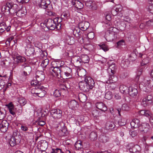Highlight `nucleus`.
I'll use <instances>...</instances> for the list:
<instances>
[{
	"label": "nucleus",
	"instance_id": "obj_8",
	"mask_svg": "<svg viewBox=\"0 0 153 153\" xmlns=\"http://www.w3.org/2000/svg\"><path fill=\"white\" fill-rule=\"evenodd\" d=\"M69 108L72 110H76L79 107V105L78 102L75 100L70 101L68 103Z\"/></svg>",
	"mask_w": 153,
	"mask_h": 153
},
{
	"label": "nucleus",
	"instance_id": "obj_52",
	"mask_svg": "<svg viewBox=\"0 0 153 153\" xmlns=\"http://www.w3.org/2000/svg\"><path fill=\"white\" fill-rule=\"evenodd\" d=\"M143 68H142V67H140L137 70V79L138 80L139 79V76L141 74V73L143 71Z\"/></svg>",
	"mask_w": 153,
	"mask_h": 153
},
{
	"label": "nucleus",
	"instance_id": "obj_42",
	"mask_svg": "<svg viewBox=\"0 0 153 153\" xmlns=\"http://www.w3.org/2000/svg\"><path fill=\"white\" fill-rule=\"evenodd\" d=\"M120 90L121 92L123 94H126L128 88L124 85H121L120 87Z\"/></svg>",
	"mask_w": 153,
	"mask_h": 153
},
{
	"label": "nucleus",
	"instance_id": "obj_1",
	"mask_svg": "<svg viewBox=\"0 0 153 153\" xmlns=\"http://www.w3.org/2000/svg\"><path fill=\"white\" fill-rule=\"evenodd\" d=\"M56 64V62H53L49 69L51 72H52V74L53 76L59 78L62 75L66 79L72 77L71 69L68 67L63 68L61 67L60 65L58 66Z\"/></svg>",
	"mask_w": 153,
	"mask_h": 153
},
{
	"label": "nucleus",
	"instance_id": "obj_12",
	"mask_svg": "<svg viewBox=\"0 0 153 153\" xmlns=\"http://www.w3.org/2000/svg\"><path fill=\"white\" fill-rule=\"evenodd\" d=\"M79 86L80 89L84 91L87 92L89 89H91L89 86H88L85 82H80L79 83Z\"/></svg>",
	"mask_w": 153,
	"mask_h": 153
},
{
	"label": "nucleus",
	"instance_id": "obj_15",
	"mask_svg": "<svg viewBox=\"0 0 153 153\" xmlns=\"http://www.w3.org/2000/svg\"><path fill=\"white\" fill-rule=\"evenodd\" d=\"M89 23L87 22L83 21L79 24V27L83 31L86 30L89 27Z\"/></svg>",
	"mask_w": 153,
	"mask_h": 153
},
{
	"label": "nucleus",
	"instance_id": "obj_26",
	"mask_svg": "<svg viewBox=\"0 0 153 153\" xmlns=\"http://www.w3.org/2000/svg\"><path fill=\"white\" fill-rule=\"evenodd\" d=\"M22 67L24 71L30 74L32 71L31 68L30 66L28 64L25 63L22 65Z\"/></svg>",
	"mask_w": 153,
	"mask_h": 153
},
{
	"label": "nucleus",
	"instance_id": "obj_29",
	"mask_svg": "<svg viewBox=\"0 0 153 153\" xmlns=\"http://www.w3.org/2000/svg\"><path fill=\"white\" fill-rule=\"evenodd\" d=\"M82 64L84 63H88L90 60L89 57L86 55H82L80 56Z\"/></svg>",
	"mask_w": 153,
	"mask_h": 153
},
{
	"label": "nucleus",
	"instance_id": "obj_9",
	"mask_svg": "<svg viewBox=\"0 0 153 153\" xmlns=\"http://www.w3.org/2000/svg\"><path fill=\"white\" fill-rule=\"evenodd\" d=\"M9 123L5 120L1 121L0 124V130L3 132H6L8 130Z\"/></svg>",
	"mask_w": 153,
	"mask_h": 153
},
{
	"label": "nucleus",
	"instance_id": "obj_35",
	"mask_svg": "<svg viewBox=\"0 0 153 153\" xmlns=\"http://www.w3.org/2000/svg\"><path fill=\"white\" fill-rule=\"evenodd\" d=\"M8 6H10V10H12L16 12H17V10L18 8V6L16 4H14L12 3H8Z\"/></svg>",
	"mask_w": 153,
	"mask_h": 153
},
{
	"label": "nucleus",
	"instance_id": "obj_36",
	"mask_svg": "<svg viewBox=\"0 0 153 153\" xmlns=\"http://www.w3.org/2000/svg\"><path fill=\"white\" fill-rule=\"evenodd\" d=\"M140 114L142 115H144L146 117L150 116L151 114V113L149 110H142L140 111Z\"/></svg>",
	"mask_w": 153,
	"mask_h": 153
},
{
	"label": "nucleus",
	"instance_id": "obj_16",
	"mask_svg": "<svg viewBox=\"0 0 153 153\" xmlns=\"http://www.w3.org/2000/svg\"><path fill=\"white\" fill-rule=\"evenodd\" d=\"M128 94L129 95L132 97L136 96L138 93V91L137 89L130 86L128 89Z\"/></svg>",
	"mask_w": 153,
	"mask_h": 153
},
{
	"label": "nucleus",
	"instance_id": "obj_43",
	"mask_svg": "<svg viewBox=\"0 0 153 153\" xmlns=\"http://www.w3.org/2000/svg\"><path fill=\"white\" fill-rule=\"evenodd\" d=\"M49 62L48 59H45L42 61L41 65L43 68H45L48 65Z\"/></svg>",
	"mask_w": 153,
	"mask_h": 153
},
{
	"label": "nucleus",
	"instance_id": "obj_61",
	"mask_svg": "<svg viewBox=\"0 0 153 153\" xmlns=\"http://www.w3.org/2000/svg\"><path fill=\"white\" fill-rule=\"evenodd\" d=\"M129 134L132 137H134L137 135V133L135 131H130L129 132Z\"/></svg>",
	"mask_w": 153,
	"mask_h": 153
},
{
	"label": "nucleus",
	"instance_id": "obj_25",
	"mask_svg": "<svg viewBox=\"0 0 153 153\" xmlns=\"http://www.w3.org/2000/svg\"><path fill=\"white\" fill-rule=\"evenodd\" d=\"M6 106L8 108L10 114L13 115L15 114L14 105L12 102L9 103L8 104H7Z\"/></svg>",
	"mask_w": 153,
	"mask_h": 153
},
{
	"label": "nucleus",
	"instance_id": "obj_7",
	"mask_svg": "<svg viewBox=\"0 0 153 153\" xmlns=\"http://www.w3.org/2000/svg\"><path fill=\"white\" fill-rule=\"evenodd\" d=\"M52 117L55 119H59L62 116V111L59 109H54L51 111Z\"/></svg>",
	"mask_w": 153,
	"mask_h": 153
},
{
	"label": "nucleus",
	"instance_id": "obj_2",
	"mask_svg": "<svg viewBox=\"0 0 153 153\" xmlns=\"http://www.w3.org/2000/svg\"><path fill=\"white\" fill-rule=\"evenodd\" d=\"M119 32L118 29L116 27H110V30L105 33V39L108 42L114 41L117 39Z\"/></svg>",
	"mask_w": 153,
	"mask_h": 153
},
{
	"label": "nucleus",
	"instance_id": "obj_22",
	"mask_svg": "<svg viewBox=\"0 0 153 153\" xmlns=\"http://www.w3.org/2000/svg\"><path fill=\"white\" fill-rule=\"evenodd\" d=\"M72 60L77 67H79L82 65L80 56L74 57L73 58Z\"/></svg>",
	"mask_w": 153,
	"mask_h": 153
},
{
	"label": "nucleus",
	"instance_id": "obj_41",
	"mask_svg": "<svg viewBox=\"0 0 153 153\" xmlns=\"http://www.w3.org/2000/svg\"><path fill=\"white\" fill-rule=\"evenodd\" d=\"M79 98L81 102H84L86 100V97L83 94L80 93L79 95Z\"/></svg>",
	"mask_w": 153,
	"mask_h": 153
},
{
	"label": "nucleus",
	"instance_id": "obj_32",
	"mask_svg": "<svg viewBox=\"0 0 153 153\" xmlns=\"http://www.w3.org/2000/svg\"><path fill=\"white\" fill-rule=\"evenodd\" d=\"M99 140L101 142L105 143L108 141L109 137L105 135H100L99 137Z\"/></svg>",
	"mask_w": 153,
	"mask_h": 153
},
{
	"label": "nucleus",
	"instance_id": "obj_19",
	"mask_svg": "<svg viewBox=\"0 0 153 153\" xmlns=\"http://www.w3.org/2000/svg\"><path fill=\"white\" fill-rule=\"evenodd\" d=\"M153 97L151 95H149L146 97L143 98L142 100L143 104H148L152 103Z\"/></svg>",
	"mask_w": 153,
	"mask_h": 153
},
{
	"label": "nucleus",
	"instance_id": "obj_34",
	"mask_svg": "<svg viewBox=\"0 0 153 153\" xmlns=\"http://www.w3.org/2000/svg\"><path fill=\"white\" fill-rule=\"evenodd\" d=\"M8 3H7L6 5L3 6L1 8L2 12L3 13L8 12L9 13H10V6H8Z\"/></svg>",
	"mask_w": 153,
	"mask_h": 153
},
{
	"label": "nucleus",
	"instance_id": "obj_59",
	"mask_svg": "<svg viewBox=\"0 0 153 153\" xmlns=\"http://www.w3.org/2000/svg\"><path fill=\"white\" fill-rule=\"evenodd\" d=\"M38 92L37 89H36L35 87V88H33L31 89V94H33L35 96L36 95L37 96V94L38 93H37Z\"/></svg>",
	"mask_w": 153,
	"mask_h": 153
},
{
	"label": "nucleus",
	"instance_id": "obj_39",
	"mask_svg": "<svg viewBox=\"0 0 153 153\" xmlns=\"http://www.w3.org/2000/svg\"><path fill=\"white\" fill-rule=\"evenodd\" d=\"M97 135L95 132H91L90 134V138L91 140L94 141L95 140L97 139Z\"/></svg>",
	"mask_w": 153,
	"mask_h": 153
},
{
	"label": "nucleus",
	"instance_id": "obj_58",
	"mask_svg": "<svg viewBox=\"0 0 153 153\" xmlns=\"http://www.w3.org/2000/svg\"><path fill=\"white\" fill-rule=\"evenodd\" d=\"M87 37L88 38L92 39H93L94 37V34L92 32H90L88 34Z\"/></svg>",
	"mask_w": 153,
	"mask_h": 153
},
{
	"label": "nucleus",
	"instance_id": "obj_40",
	"mask_svg": "<svg viewBox=\"0 0 153 153\" xmlns=\"http://www.w3.org/2000/svg\"><path fill=\"white\" fill-rule=\"evenodd\" d=\"M34 51V49L32 48H30L26 50L25 53L27 56H30L33 54Z\"/></svg>",
	"mask_w": 153,
	"mask_h": 153
},
{
	"label": "nucleus",
	"instance_id": "obj_54",
	"mask_svg": "<svg viewBox=\"0 0 153 153\" xmlns=\"http://www.w3.org/2000/svg\"><path fill=\"white\" fill-rule=\"evenodd\" d=\"M53 95L56 97H58L61 95V93L58 90L56 89L53 93Z\"/></svg>",
	"mask_w": 153,
	"mask_h": 153
},
{
	"label": "nucleus",
	"instance_id": "obj_47",
	"mask_svg": "<svg viewBox=\"0 0 153 153\" xmlns=\"http://www.w3.org/2000/svg\"><path fill=\"white\" fill-rule=\"evenodd\" d=\"M65 127H66L65 126L64 123L62 122H60V123H59L58 124L57 126L58 131Z\"/></svg>",
	"mask_w": 153,
	"mask_h": 153
},
{
	"label": "nucleus",
	"instance_id": "obj_24",
	"mask_svg": "<svg viewBox=\"0 0 153 153\" xmlns=\"http://www.w3.org/2000/svg\"><path fill=\"white\" fill-rule=\"evenodd\" d=\"M40 147V149L42 150L46 149L48 147V144L46 141L42 140L40 141L39 143Z\"/></svg>",
	"mask_w": 153,
	"mask_h": 153
},
{
	"label": "nucleus",
	"instance_id": "obj_56",
	"mask_svg": "<svg viewBox=\"0 0 153 153\" xmlns=\"http://www.w3.org/2000/svg\"><path fill=\"white\" fill-rule=\"evenodd\" d=\"M136 55L134 53H132L131 55V56L129 57V59L132 61H134L136 59Z\"/></svg>",
	"mask_w": 153,
	"mask_h": 153
},
{
	"label": "nucleus",
	"instance_id": "obj_3",
	"mask_svg": "<svg viewBox=\"0 0 153 153\" xmlns=\"http://www.w3.org/2000/svg\"><path fill=\"white\" fill-rule=\"evenodd\" d=\"M116 67L114 63H112L110 65L107 69V71L110 76L109 77L107 83L110 84L114 83L117 82L118 80L117 77L114 74L115 73Z\"/></svg>",
	"mask_w": 153,
	"mask_h": 153
},
{
	"label": "nucleus",
	"instance_id": "obj_57",
	"mask_svg": "<svg viewBox=\"0 0 153 153\" xmlns=\"http://www.w3.org/2000/svg\"><path fill=\"white\" fill-rule=\"evenodd\" d=\"M148 11L152 13H153V4L149 5L147 8Z\"/></svg>",
	"mask_w": 153,
	"mask_h": 153
},
{
	"label": "nucleus",
	"instance_id": "obj_37",
	"mask_svg": "<svg viewBox=\"0 0 153 153\" xmlns=\"http://www.w3.org/2000/svg\"><path fill=\"white\" fill-rule=\"evenodd\" d=\"M18 101L21 105L20 106L25 105L27 102L26 99L22 97H20L18 98Z\"/></svg>",
	"mask_w": 153,
	"mask_h": 153
},
{
	"label": "nucleus",
	"instance_id": "obj_50",
	"mask_svg": "<svg viewBox=\"0 0 153 153\" xmlns=\"http://www.w3.org/2000/svg\"><path fill=\"white\" fill-rule=\"evenodd\" d=\"M51 153H64L61 149L56 148L52 149Z\"/></svg>",
	"mask_w": 153,
	"mask_h": 153
},
{
	"label": "nucleus",
	"instance_id": "obj_28",
	"mask_svg": "<svg viewBox=\"0 0 153 153\" xmlns=\"http://www.w3.org/2000/svg\"><path fill=\"white\" fill-rule=\"evenodd\" d=\"M151 82V81L150 80L145 79L144 81V87H146V89H147L148 91H149L152 87V84Z\"/></svg>",
	"mask_w": 153,
	"mask_h": 153
},
{
	"label": "nucleus",
	"instance_id": "obj_48",
	"mask_svg": "<svg viewBox=\"0 0 153 153\" xmlns=\"http://www.w3.org/2000/svg\"><path fill=\"white\" fill-rule=\"evenodd\" d=\"M16 13V15L17 16L21 17L25 15V13L23 10H19L17 12H15Z\"/></svg>",
	"mask_w": 153,
	"mask_h": 153
},
{
	"label": "nucleus",
	"instance_id": "obj_20",
	"mask_svg": "<svg viewBox=\"0 0 153 153\" xmlns=\"http://www.w3.org/2000/svg\"><path fill=\"white\" fill-rule=\"evenodd\" d=\"M96 106L97 108L103 111L107 110V108L104 104L102 102H97L96 104Z\"/></svg>",
	"mask_w": 153,
	"mask_h": 153
},
{
	"label": "nucleus",
	"instance_id": "obj_21",
	"mask_svg": "<svg viewBox=\"0 0 153 153\" xmlns=\"http://www.w3.org/2000/svg\"><path fill=\"white\" fill-rule=\"evenodd\" d=\"M131 126L134 128H137L139 127L140 124L139 120L137 119H133L130 123Z\"/></svg>",
	"mask_w": 153,
	"mask_h": 153
},
{
	"label": "nucleus",
	"instance_id": "obj_62",
	"mask_svg": "<svg viewBox=\"0 0 153 153\" xmlns=\"http://www.w3.org/2000/svg\"><path fill=\"white\" fill-rule=\"evenodd\" d=\"M105 19L108 21H110L111 19V15L109 14L106 13L105 14Z\"/></svg>",
	"mask_w": 153,
	"mask_h": 153
},
{
	"label": "nucleus",
	"instance_id": "obj_5",
	"mask_svg": "<svg viewBox=\"0 0 153 153\" xmlns=\"http://www.w3.org/2000/svg\"><path fill=\"white\" fill-rule=\"evenodd\" d=\"M31 85L33 87H35L37 89L38 93L37 94V96L40 97L44 96L46 93L45 91V88L43 86H42L41 82H38L36 80L32 81L31 82Z\"/></svg>",
	"mask_w": 153,
	"mask_h": 153
},
{
	"label": "nucleus",
	"instance_id": "obj_18",
	"mask_svg": "<svg viewBox=\"0 0 153 153\" xmlns=\"http://www.w3.org/2000/svg\"><path fill=\"white\" fill-rule=\"evenodd\" d=\"M149 126L147 123H144L142 124L141 126L139 127V129L142 131L144 133H146L149 130Z\"/></svg>",
	"mask_w": 153,
	"mask_h": 153
},
{
	"label": "nucleus",
	"instance_id": "obj_33",
	"mask_svg": "<svg viewBox=\"0 0 153 153\" xmlns=\"http://www.w3.org/2000/svg\"><path fill=\"white\" fill-rule=\"evenodd\" d=\"M58 131V134L60 136H66L68 134V131L66 127L62 128Z\"/></svg>",
	"mask_w": 153,
	"mask_h": 153
},
{
	"label": "nucleus",
	"instance_id": "obj_45",
	"mask_svg": "<svg viewBox=\"0 0 153 153\" xmlns=\"http://www.w3.org/2000/svg\"><path fill=\"white\" fill-rule=\"evenodd\" d=\"M112 97V94L111 92L110 91L107 92L105 94V97L107 100H111Z\"/></svg>",
	"mask_w": 153,
	"mask_h": 153
},
{
	"label": "nucleus",
	"instance_id": "obj_64",
	"mask_svg": "<svg viewBox=\"0 0 153 153\" xmlns=\"http://www.w3.org/2000/svg\"><path fill=\"white\" fill-rule=\"evenodd\" d=\"M21 129L22 131H26L28 130V128L27 126L23 125L21 126Z\"/></svg>",
	"mask_w": 153,
	"mask_h": 153
},
{
	"label": "nucleus",
	"instance_id": "obj_63",
	"mask_svg": "<svg viewBox=\"0 0 153 153\" xmlns=\"http://www.w3.org/2000/svg\"><path fill=\"white\" fill-rule=\"evenodd\" d=\"M5 117V114L2 111H0V121L3 119Z\"/></svg>",
	"mask_w": 153,
	"mask_h": 153
},
{
	"label": "nucleus",
	"instance_id": "obj_17",
	"mask_svg": "<svg viewBox=\"0 0 153 153\" xmlns=\"http://www.w3.org/2000/svg\"><path fill=\"white\" fill-rule=\"evenodd\" d=\"M10 26H7L4 22L0 23V32L2 33L5 30L7 32L9 31L10 29Z\"/></svg>",
	"mask_w": 153,
	"mask_h": 153
},
{
	"label": "nucleus",
	"instance_id": "obj_27",
	"mask_svg": "<svg viewBox=\"0 0 153 153\" xmlns=\"http://www.w3.org/2000/svg\"><path fill=\"white\" fill-rule=\"evenodd\" d=\"M38 5L40 7L44 9H46L49 6H50V4L46 3L45 0H40V2H39Z\"/></svg>",
	"mask_w": 153,
	"mask_h": 153
},
{
	"label": "nucleus",
	"instance_id": "obj_6",
	"mask_svg": "<svg viewBox=\"0 0 153 153\" xmlns=\"http://www.w3.org/2000/svg\"><path fill=\"white\" fill-rule=\"evenodd\" d=\"M45 78L43 72L42 71H37L35 73V79L33 81L36 80L37 82H41L44 80Z\"/></svg>",
	"mask_w": 153,
	"mask_h": 153
},
{
	"label": "nucleus",
	"instance_id": "obj_10",
	"mask_svg": "<svg viewBox=\"0 0 153 153\" xmlns=\"http://www.w3.org/2000/svg\"><path fill=\"white\" fill-rule=\"evenodd\" d=\"M13 59L15 62L17 63L24 62L26 61V59L24 57L21 56L18 54L14 56Z\"/></svg>",
	"mask_w": 153,
	"mask_h": 153
},
{
	"label": "nucleus",
	"instance_id": "obj_30",
	"mask_svg": "<svg viewBox=\"0 0 153 153\" xmlns=\"http://www.w3.org/2000/svg\"><path fill=\"white\" fill-rule=\"evenodd\" d=\"M129 64L130 61L129 60L126 59H124L121 61L120 65L122 67L126 68L129 65Z\"/></svg>",
	"mask_w": 153,
	"mask_h": 153
},
{
	"label": "nucleus",
	"instance_id": "obj_13",
	"mask_svg": "<svg viewBox=\"0 0 153 153\" xmlns=\"http://www.w3.org/2000/svg\"><path fill=\"white\" fill-rule=\"evenodd\" d=\"M130 147L129 149V152L132 153L136 152L139 151L140 147L138 145H134L133 143H130L128 145Z\"/></svg>",
	"mask_w": 153,
	"mask_h": 153
},
{
	"label": "nucleus",
	"instance_id": "obj_44",
	"mask_svg": "<svg viewBox=\"0 0 153 153\" xmlns=\"http://www.w3.org/2000/svg\"><path fill=\"white\" fill-rule=\"evenodd\" d=\"M75 146L76 148L79 150V149H81L82 148V142L80 141H78L76 142L75 144Z\"/></svg>",
	"mask_w": 153,
	"mask_h": 153
},
{
	"label": "nucleus",
	"instance_id": "obj_53",
	"mask_svg": "<svg viewBox=\"0 0 153 153\" xmlns=\"http://www.w3.org/2000/svg\"><path fill=\"white\" fill-rule=\"evenodd\" d=\"M69 16V14L68 11L63 12L61 15V16L63 18H67Z\"/></svg>",
	"mask_w": 153,
	"mask_h": 153
},
{
	"label": "nucleus",
	"instance_id": "obj_51",
	"mask_svg": "<svg viewBox=\"0 0 153 153\" xmlns=\"http://www.w3.org/2000/svg\"><path fill=\"white\" fill-rule=\"evenodd\" d=\"M130 109V108L128 105L126 104H123L122 106V110L123 111H128Z\"/></svg>",
	"mask_w": 153,
	"mask_h": 153
},
{
	"label": "nucleus",
	"instance_id": "obj_4",
	"mask_svg": "<svg viewBox=\"0 0 153 153\" xmlns=\"http://www.w3.org/2000/svg\"><path fill=\"white\" fill-rule=\"evenodd\" d=\"M59 19L56 17L53 19H48L45 21V24L46 27L51 30H54L55 28L58 29V27H60L61 25L59 24L60 22H58Z\"/></svg>",
	"mask_w": 153,
	"mask_h": 153
},
{
	"label": "nucleus",
	"instance_id": "obj_55",
	"mask_svg": "<svg viewBox=\"0 0 153 153\" xmlns=\"http://www.w3.org/2000/svg\"><path fill=\"white\" fill-rule=\"evenodd\" d=\"M118 13L121 12L122 10V7L121 6L118 5L116 6V7L114 8Z\"/></svg>",
	"mask_w": 153,
	"mask_h": 153
},
{
	"label": "nucleus",
	"instance_id": "obj_14",
	"mask_svg": "<svg viewBox=\"0 0 153 153\" xmlns=\"http://www.w3.org/2000/svg\"><path fill=\"white\" fill-rule=\"evenodd\" d=\"M71 3L78 10L82 8L83 7L82 3L78 0H72Z\"/></svg>",
	"mask_w": 153,
	"mask_h": 153
},
{
	"label": "nucleus",
	"instance_id": "obj_31",
	"mask_svg": "<svg viewBox=\"0 0 153 153\" xmlns=\"http://www.w3.org/2000/svg\"><path fill=\"white\" fill-rule=\"evenodd\" d=\"M73 34L75 37H79L80 36V29L79 27H76L73 30Z\"/></svg>",
	"mask_w": 153,
	"mask_h": 153
},
{
	"label": "nucleus",
	"instance_id": "obj_49",
	"mask_svg": "<svg viewBox=\"0 0 153 153\" xmlns=\"http://www.w3.org/2000/svg\"><path fill=\"white\" fill-rule=\"evenodd\" d=\"M126 123V120L124 118L120 119V120L118 121V124L120 126H123Z\"/></svg>",
	"mask_w": 153,
	"mask_h": 153
},
{
	"label": "nucleus",
	"instance_id": "obj_23",
	"mask_svg": "<svg viewBox=\"0 0 153 153\" xmlns=\"http://www.w3.org/2000/svg\"><path fill=\"white\" fill-rule=\"evenodd\" d=\"M114 123L111 121H107L105 124V128L107 130H111L115 127Z\"/></svg>",
	"mask_w": 153,
	"mask_h": 153
},
{
	"label": "nucleus",
	"instance_id": "obj_11",
	"mask_svg": "<svg viewBox=\"0 0 153 153\" xmlns=\"http://www.w3.org/2000/svg\"><path fill=\"white\" fill-rule=\"evenodd\" d=\"M85 82H86L91 89H92L94 86V80L90 76H86L85 77Z\"/></svg>",
	"mask_w": 153,
	"mask_h": 153
},
{
	"label": "nucleus",
	"instance_id": "obj_60",
	"mask_svg": "<svg viewBox=\"0 0 153 153\" xmlns=\"http://www.w3.org/2000/svg\"><path fill=\"white\" fill-rule=\"evenodd\" d=\"M91 7L93 10H96L97 9V5L95 2L92 3Z\"/></svg>",
	"mask_w": 153,
	"mask_h": 153
},
{
	"label": "nucleus",
	"instance_id": "obj_38",
	"mask_svg": "<svg viewBox=\"0 0 153 153\" xmlns=\"http://www.w3.org/2000/svg\"><path fill=\"white\" fill-rule=\"evenodd\" d=\"M16 141L15 137L13 136L10 138L9 141V143L11 146H13L16 144Z\"/></svg>",
	"mask_w": 153,
	"mask_h": 153
},
{
	"label": "nucleus",
	"instance_id": "obj_46",
	"mask_svg": "<svg viewBox=\"0 0 153 153\" xmlns=\"http://www.w3.org/2000/svg\"><path fill=\"white\" fill-rule=\"evenodd\" d=\"M100 48L102 49L104 51H106L108 50V48L107 45L105 44L99 45Z\"/></svg>",
	"mask_w": 153,
	"mask_h": 153
}]
</instances>
